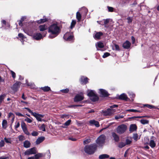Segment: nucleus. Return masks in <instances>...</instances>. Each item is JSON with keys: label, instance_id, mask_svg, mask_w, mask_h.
I'll return each instance as SVG.
<instances>
[{"label": "nucleus", "instance_id": "nucleus-58", "mask_svg": "<svg viewBox=\"0 0 159 159\" xmlns=\"http://www.w3.org/2000/svg\"><path fill=\"white\" fill-rule=\"evenodd\" d=\"M38 134V133L35 131H33L31 133L32 135L34 136H37Z\"/></svg>", "mask_w": 159, "mask_h": 159}, {"label": "nucleus", "instance_id": "nucleus-24", "mask_svg": "<svg viewBox=\"0 0 159 159\" xmlns=\"http://www.w3.org/2000/svg\"><path fill=\"white\" fill-rule=\"evenodd\" d=\"M44 156L45 155L43 153H39L35 155L34 158L35 159H38Z\"/></svg>", "mask_w": 159, "mask_h": 159}, {"label": "nucleus", "instance_id": "nucleus-61", "mask_svg": "<svg viewBox=\"0 0 159 159\" xmlns=\"http://www.w3.org/2000/svg\"><path fill=\"white\" fill-rule=\"evenodd\" d=\"M114 47L115 48V49L116 50L119 51L120 50L119 47L118 45L116 44H114Z\"/></svg>", "mask_w": 159, "mask_h": 159}, {"label": "nucleus", "instance_id": "nucleus-21", "mask_svg": "<svg viewBox=\"0 0 159 159\" xmlns=\"http://www.w3.org/2000/svg\"><path fill=\"white\" fill-rule=\"evenodd\" d=\"M39 30L41 31H43L48 29V26L45 25H40L39 26Z\"/></svg>", "mask_w": 159, "mask_h": 159}, {"label": "nucleus", "instance_id": "nucleus-3", "mask_svg": "<svg viewBox=\"0 0 159 159\" xmlns=\"http://www.w3.org/2000/svg\"><path fill=\"white\" fill-rule=\"evenodd\" d=\"M117 107V105H116L110 106V108L111 109L108 108L105 111H103L102 112L103 115L104 116H110L113 115L116 112V110L112 108Z\"/></svg>", "mask_w": 159, "mask_h": 159}, {"label": "nucleus", "instance_id": "nucleus-41", "mask_svg": "<svg viewBox=\"0 0 159 159\" xmlns=\"http://www.w3.org/2000/svg\"><path fill=\"white\" fill-rule=\"evenodd\" d=\"M143 106L144 107H146L148 108H149L150 109H152L154 107V106L148 104L143 105Z\"/></svg>", "mask_w": 159, "mask_h": 159}, {"label": "nucleus", "instance_id": "nucleus-19", "mask_svg": "<svg viewBox=\"0 0 159 159\" xmlns=\"http://www.w3.org/2000/svg\"><path fill=\"white\" fill-rule=\"evenodd\" d=\"M88 79L87 77L84 78V76H82L80 78V82L82 84H86L88 82Z\"/></svg>", "mask_w": 159, "mask_h": 159}, {"label": "nucleus", "instance_id": "nucleus-43", "mask_svg": "<svg viewBox=\"0 0 159 159\" xmlns=\"http://www.w3.org/2000/svg\"><path fill=\"white\" fill-rule=\"evenodd\" d=\"M24 31L29 35L32 36L33 34V33L30 31H27L26 30H24Z\"/></svg>", "mask_w": 159, "mask_h": 159}, {"label": "nucleus", "instance_id": "nucleus-54", "mask_svg": "<svg viewBox=\"0 0 159 159\" xmlns=\"http://www.w3.org/2000/svg\"><path fill=\"white\" fill-rule=\"evenodd\" d=\"M61 91L62 93H67L69 91V89H64L61 90Z\"/></svg>", "mask_w": 159, "mask_h": 159}, {"label": "nucleus", "instance_id": "nucleus-2", "mask_svg": "<svg viewBox=\"0 0 159 159\" xmlns=\"http://www.w3.org/2000/svg\"><path fill=\"white\" fill-rule=\"evenodd\" d=\"M97 146L95 144H93L85 146L84 151L86 153L89 154H93L95 152Z\"/></svg>", "mask_w": 159, "mask_h": 159}, {"label": "nucleus", "instance_id": "nucleus-20", "mask_svg": "<svg viewBox=\"0 0 159 159\" xmlns=\"http://www.w3.org/2000/svg\"><path fill=\"white\" fill-rule=\"evenodd\" d=\"M24 147L26 148H28L30 147L31 144L30 141L25 140L23 143Z\"/></svg>", "mask_w": 159, "mask_h": 159}, {"label": "nucleus", "instance_id": "nucleus-62", "mask_svg": "<svg viewBox=\"0 0 159 159\" xmlns=\"http://www.w3.org/2000/svg\"><path fill=\"white\" fill-rule=\"evenodd\" d=\"M11 74L12 77L14 78L16 77V74L15 73L12 71H11Z\"/></svg>", "mask_w": 159, "mask_h": 159}, {"label": "nucleus", "instance_id": "nucleus-6", "mask_svg": "<svg viewBox=\"0 0 159 159\" xmlns=\"http://www.w3.org/2000/svg\"><path fill=\"white\" fill-rule=\"evenodd\" d=\"M127 126L124 125L122 124L118 126L116 129L117 133L119 134L124 133L126 130Z\"/></svg>", "mask_w": 159, "mask_h": 159}, {"label": "nucleus", "instance_id": "nucleus-52", "mask_svg": "<svg viewBox=\"0 0 159 159\" xmlns=\"http://www.w3.org/2000/svg\"><path fill=\"white\" fill-rule=\"evenodd\" d=\"M110 54L108 52H106L104 53L103 55L102 56V57L103 58H105L109 56H110Z\"/></svg>", "mask_w": 159, "mask_h": 159}, {"label": "nucleus", "instance_id": "nucleus-31", "mask_svg": "<svg viewBox=\"0 0 159 159\" xmlns=\"http://www.w3.org/2000/svg\"><path fill=\"white\" fill-rule=\"evenodd\" d=\"M41 89L44 92H47L50 90V87L48 86L42 87Z\"/></svg>", "mask_w": 159, "mask_h": 159}, {"label": "nucleus", "instance_id": "nucleus-18", "mask_svg": "<svg viewBox=\"0 0 159 159\" xmlns=\"http://www.w3.org/2000/svg\"><path fill=\"white\" fill-rule=\"evenodd\" d=\"M130 43L128 41H126L123 45V47L124 48L128 49L130 47Z\"/></svg>", "mask_w": 159, "mask_h": 159}, {"label": "nucleus", "instance_id": "nucleus-23", "mask_svg": "<svg viewBox=\"0 0 159 159\" xmlns=\"http://www.w3.org/2000/svg\"><path fill=\"white\" fill-rule=\"evenodd\" d=\"M119 98L122 100H127L128 98L126 94L122 93L119 96Z\"/></svg>", "mask_w": 159, "mask_h": 159}, {"label": "nucleus", "instance_id": "nucleus-37", "mask_svg": "<svg viewBox=\"0 0 159 159\" xmlns=\"http://www.w3.org/2000/svg\"><path fill=\"white\" fill-rule=\"evenodd\" d=\"M25 121L27 122L28 123H31L33 121L32 119H30L26 116H25Z\"/></svg>", "mask_w": 159, "mask_h": 159}, {"label": "nucleus", "instance_id": "nucleus-40", "mask_svg": "<svg viewBox=\"0 0 159 159\" xmlns=\"http://www.w3.org/2000/svg\"><path fill=\"white\" fill-rule=\"evenodd\" d=\"M148 121L146 120L143 119L140 120L141 123L143 125L148 124Z\"/></svg>", "mask_w": 159, "mask_h": 159}, {"label": "nucleus", "instance_id": "nucleus-26", "mask_svg": "<svg viewBox=\"0 0 159 159\" xmlns=\"http://www.w3.org/2000/svg\"><path fill=\"white\" fill-rule=\"evenodd\" d=\"M103 34L101 32H98L97 33L95 34L94 37V38L95 39H99L100 38V36H102Z\"/></svg>", "mask_w": 159, "mask_h": 159}, {"label": "nucleus", "instance_id": "nucleus-56", "mask_svg": "<svg viewBox=\"0 0 159 159\" xmlns=\"http://www.w3.org/2000/svg\"><path fill=\"white\" fill-rule=\"evenodd\" d=\"M60 116L62 118H68L69 117V116L66 114L61 115Z\"/></svg>", "mask_w": 159, "mask_h": 159}, {"label": "nucleus", "instance_id": "nucleus-13", "mask_svg": "<svg viewBox=\"0 0 159 159\" xmlns=\"http://www.w3.org/2000/svg\"><path fill=\"white\" fill-rule=\"evenodd\" d=\"M84 98L83 95L77 94L74 98V101L78 102L81 101Z\"/></svg>", "mask_w": 159, "mask_h": 159}, {"label": "nucleus", "instance_id": "nucleus-42", "mask_svg": "<svg viewBox=\"0 0 159 159\" xmlns=\"http://www.w3.org/2000/svg\"><path fill=\"white\" fill-rule=\"evenodd\" d=\"M131 143V140L128 139H126L125 140L126 145L130 144Z\"/></svg>", "mask_w": 159, "mask_h": 159}, {"label": "nucleus", "instance_id": "nucleus-22", "mask_svg": "<svg viewBox=\"0 0 159 159\" xmlns=\"http://www.w3.org/2000/svg\"><path fill=\"white\" fill-rule=\"evenodd\" d=\"M96 46L97 49H98V47L102 48L104 47V45L103 43L102 42H99L96 43ZM97 50H98V49H97Z\"/></svg>", "mask_w": 159, "mask_h": 159}, {"label": "nucleus", "instance_id": "nucleus-9", "mask_svg": "<svg viewBox=\"0 0 159 159\" xmlns=\"http://www.w3.org/2000/svg\"><path fill=\"white\" fill-rule=\"evenodd\" d=\"M21 126L25 134L27 135L30 134L27 129L26 125L25 122H22L21 124Z\"/></svg>", "mask_w": 159, "mask_h": 159}, {"label": "nucleus", "instance_id": "nucleus-16", "mask_svg": "<svg viewBox=\"0 0 159 159\" xmlns=\"http://www.w3.org/2000/svg\"><path fill=\"white\" fill-rule=\"evenodd\" d=\"M45 139L44 137H41L38 138L36 141L35 143L37 145H38L43 141Z\"/></svg>", "mask_w": 159, "mask_h": 159}, {"label": "nucleus", "instance_id": "nucleus-55", "mask_svg": "<svg viewBox=\"0 0 159 159\" xmlns=\"http://www.w3.org/2000/svg\"><path fill=\"white\" fill-rule=\"evenodd\" d=\"M5 143L3 140H1L0 141V147H2L4 146Z\"/></svg>", "mask_w": 159, "mask_h": 159}, {"label": "nucleus", "instance_id": "nucleus-15", "mask_svg": "<svg viewBox=\"0 0 159 159\" xmlns=\"http://www.w3.org/2000/svg\"><path fill=\"white\" fill-rule=\"evenodd\" d=\"M33 38L36 40H39L42 38V36L40 33H35L34 34Z\"/></svg>", "mask_w": 159, "mask_h": 159}, {"label": "nucleus", "instance_id": "nucleus-33", "mask_svg": "<svg viewBox=\"0 0 159 159\" xmlns=\"http://www.w3.org/2000/svg\"><path fill=\"white\" fill-rule=\"evenodd\" d=\"M8 118L11 119L12 121H13L14 119V114L12 113L11 112L9 113L8 114Z\"/></svg>", "mask_w": 159, "mask_h": 159}, {"label": "nucleus", "instance_id": "nucleus-57", "mask_svg": "<svg viewBox=\"0 0 159 159\" xmlns=\"http://www.w3.org/2000/svg\"><path fill=\"white\" fill-rule=\"evenodd\" d=\"M90 139H88L85 140L84 141V144H86L88 143H90Z\"/></svg>", "mask_w": 159, "mask_h": 159}, {"label": "nucleus", "instance_id": "nucleus-25", "mask_svg": "<svg viewBox=\"0 0 159 159\" xmlns=\"http://www.w3.org/2000/svg\"><path fill=\"white\" fill-rule=\"evenodd\" d=\"M137 126L133 124L130 125L129 128V130L131 132H132L136 130Z\"/></svg>", "mask_w": 159, "mask_h": 159}, {"label": "nucleus", "instance_id": "nucleus-48", "mask_svg": "<svg viewBox=\"0 0 159 159\" xmlns=\"http://www.w3.org/2000/svg\"><path fill=\"white\" fill-rule=\"evenodd\" d=\"M20 141H22L25 139L24 136L22 135H20L18 137Z\"/></svg>", "mask_w": 159, "mask_h": 159}, {"label": "nucleus", "instance_id": "nucleus-53", "mask_svg": "<svg viewBox=\"0 0 159 159\" xmlns=\"http://www.w3.org/2000/svg\"><path fill=\"white\" fill-rule=\"evenodd\" d=\"M18 35V36L22 40H23L25 38V37L23 35V34L21 33L19 34Z\"/></svg>", "mask_w": 159, "mask_h": 159}, {"label": "nucleus", "instance_id": "nucleus-44", "mask_svg": "<svg viewBox=\"0 0 159 159\" xmlns=\"http://www.w3.org/2000/svg\"><path fill=\"white\" fill-rule=\"evenodd\" d=\"M128 111L131 112H140V111L137 110H135V109H129L127 110Z\"/></svg>", "mask_w": 159, "mask_h": 159}, {"label": "nucleus", "instance_id": "nucleus-11", "mask_svg": "<svg viewBox=\"0 0 159 159\" xmlns=\"http://www.w3.org/2000/svg\"><path fill=\"white\" fill-rule=\"evenodd\" d=\"M21 84V82H16L13 85L11 88L12 90L16 92L19 88Z\"/></svg>", "mask_w": 159, "mask_h": 159}, {"label": "nucleus", "instance_id": "nucleus-34", "mask_svg": "<svg viewBox=\"0 0 159 159\" xmlns=\"http://www.w3.org/2000/svg\"><path fill=\"white\" fill-rule=\"evenodd\" d=\"M6 96V95L5 94H3L2 95H1L0 96V104L2 102L3 100H4V98H5Z\"/></svg>", "mask_w": 159, "mask_h": 159}, {"label": "nucleus", "instance_id": "nucleus-28", "mask_svg": "<svg viewBox=\"0 0 159 159\" xmlns=\"http://www.w3.org/2000/svg\"><path fill=\"white\" fill-rule=\"evenodd\" d=\"M76 18L78 20V22H80L81 19V15L79 12H77L76 14Z\"/></svg>", "mask_w": 159, "mask_h": 159}, {"label": "nucleus", "instance_id": "nucleus-29", "mask_svg": "<svg viewBox=\"0 0 159 159\" xmlns=\"http://www.w3.org/2000/svg\"><path fill=\"white\" fill-rule=\"evenodd\" d=\"M109 157V155L107 154H103L100 155L99 157L100 159H103L105 158H107Z\"/></svg>", "mask_w": 159, "mask_h": 159}, {"label": "nucleus", "instance_id": "nucleus-59", "mask_svg": "<svg viewBox=\"0 0 159 159\" xmlns=\"http://www.w3.org/2000/svg\"><path fill=\"white\" fill-rule=\"evenodd\" d=\"M25 19V18L24 17H22L21 19V20H20L19 22V25L21 26L22 25V21H23Z\"/></svg>", "mask_w": 159, "mask_h": 159}, {"label": "nucleus", "instance_id": "nucleus-17", "mask_svg": "<svg viewBox=\"0 0 159 159\" xmlns=\"http://www.w3.org/2000/svg\"><path fill=\"white\" fill-rule=\"evenodd\" d=\"M112 136L114 138L115 141L118 142L120 140L119 136L115 132L112 133Z\"/></svg>", "mask_w": 159, "mask_h": 159}, {"label": "nucleus", "instance_id": "nucleus-4", "mask_svg": "<svg viewBox=\"0 0 159 159\" xmlns=\"http://www.w3.org/2000/svg\"><path fill=\"white\" fill-rule=\"evenodd\" d=\"M88 95L90 97V99L93 102L97 101L99 99L98 97L94 91L88 90Z\"/></svg>", "mask_w": 159, "mask_h": 159}, {"label": "nucleus", "instance_id": "nucleus-45", "mask_svg": "<svg viewBox=\"0 0 159 159\" xmlns=\"http://www.w3.org/2000/svg\"><path fill=\"white\" fill-rule=\"evenodd\" d=\"M4 139L5 141L7 143H11V141L10 139L8 138L7 139L6 138H4Z\"/></svg>", "mask_w": 159, "mask_h": 159}, {"label": "nucleus", "instance_id": "nucleus-50", "mask_svg": "<svg viewBox=\"0 0 159 159\" xmlns=\"http://www.w3.org/2000/svg\"><path fill=\"white\" fill-rule=\"evenodd\" d=\"M20 125V124L19 122L18 121H16L15 123V129H17L18 128Z\"/></svg>", "mask_w": 159, "mask_h": 159}, {"label": "nucleus", "instance_id": "nucleus-32", "mask_svg": "<svg viewBox=\"0 0 159 159\" xmlns=\"http://www.w3.org/2000/svg\"><path fill=\"white\" fill-rule=\"evenodd\" d=\"M71 122L70 120H69L66 121L64 124V125L63 126V127L64 128H66V126H68L70 125Z\"/></svg>", "mask_w": 159, "mask_h": 159}, {"label": "nucleus", "instance_id": "nucleus-49", "mask_svg": "<svg viewBox=\"0 0 159 159\" xmlns=\"http://www.w3.org/2000/svg\"><path fill=\"white\" fill-rule=\"evenodd\" d=\"M133 138L135 141H137L138 140V135L137 134H133Z\"/></svg>", "mask_w": 159, "mask_h": 159}, {"label": "nucleus", "instance_id": "nucleus-14", "mask_svg": "<svg viewBox=\"0 0 159 159\" xmlns=\"http://www.w3.org/2000/svg\"><path fill=\"white\" fill-rule=\"evenodd\" d=\"M89 122L90 125H94L96 127H99L100 126V125L98 121L94 120H90L89 121Z\"/></svg>", "mask_w": 159, "mask_h": 159}, {"label": "nucleus", "instance_id": "nucleus-27", "mask_svg": "<svg viewBox=\"0 0 159 159\" xmlns=\"http://www.w3.org/2000/svg\"><path fill=\"white\" fill-rule=\"evenodd\" d=\"M47 21V19L45 17H43V19H41L40 20H38L37 21V22L39 24H41L42 23H44Z\"/></svg>", "mask_w": 159, "mask_h": 159}, {"label": "nucleus", "instance_id": "nucleus-1", "mask_svg": "<svg viewBox=\"0 0 159 159\" xmlns=\"http://www.w3.org/2000/svg\"><path fill=\"white\" fill-rule=\"evenodd\" d=\"M60 29L56 24H53L48 27V32L50 33L49 36L50 38L52 39L57 36L60 33Z\"/></svg>", "mask_w": 159, "mask_h": 159}, {"label": "nucleus", "instance_id": "nucleus-36", "mask_svg": "<svg viewBox=\"0 0 159 159\" xmlns=\"http://www.w3.org/2000/svg\"><path fill=\"white\" fill-rule=\"evenodd\" d=\"M76 23V20H73L71 22V25H70V28L71 29H72L73 28L74 26H75V25Z\"/></svg>", "mask_w": 159, "mask_h": 159}, {"label": "nucleus", "instance_id": "nucleus-47", "mask_svg": "<svg viewBox=\"0 0 159 159\" xmlns=\"http://www.w3.org/2000/svg\"><path fill=\"white\" fill-rule=\"evenodd\" d=\"M124 116L122 115H117L115 116V119L116 120H118L120 119L123 118Z\"/></svg>", "mask_w": 159, "mask_h": 159}, {"label": "nucleus", "instance_id": "nucleus-63", "mask_svg": "<svg viewBox=\"0 0 159 159\" xmlns=\"http://www.w3.org/2000/svg\"><path fill=\"white\" fill-rule=\"evenodd\" d=\"M24 109H27L28 111L32 115H33V113H34V112H33L32 111H31L29 108H27V107H25Z\"/></svg>", "mask_w": 159, "mask_h": 159}, {"label": "nucleus", "instance_id": "nucleus-39", "mask_svg": "<svg viewBox=\"0 0 159 159\" xmlns=\"http://www.w3.org/2000/svg\"><path fill=\"white\" fill-rule=\"evenodd\" d=\"M40 130L43 131H45V125L44 124H43L39 128Z\"/></svg>", "mask_w": 159, "mask_h": 159}, {"label": "nucleus", "instance_id": "nucleus-8", "mask_svg": "<svg viewBox=\"0 0 159 159\" xmlns=\"http://www.w3.org/2000/svg\"><path fill=\"white\" fill-rule=\"evenodd\" d=\"M36 153V148L35 147H34L26 150L25 152V155H30L35 154Z\"/></svg>", "mask_w": 159, "mask_h": 159}, {"label": "nucleus", "instance_id": "nucleus-7", "mask_svg": "<svg viewBox=\"0 0 159 159\" xmlns=\"http://www.w3.org/2000/svg\"><path fill=\"white\" fill-rule=\"evenodd\" d=\"M64 39L66 41H73L74 39L73 34L71 32H67L64 35Z\"/></svg>", "mask_w": 159, "mask_h": 159}, {"label": "nucleus", "instance_id": "nucleus-5", "mask_svg": "<svg viewBox=\"0 0 159 159\" xmlns=\"http://www.w3.org/2000/svg\"><path fill=\"white\" fill-rule=\"evenodd\" d=\"M106 136L104 134L100 135L97 139L96 143L99 146H102L105 143Z\"/></svg>", "mask_w": 159, "mask_h": 159}, {"label": "nucleus", "instance_id": "nucleus-30", "mask_svg": "<svg viewBox=\"0 0 159 159\" xmlns=\"http://www.w3.org/2000/svg\"><path fill=\"white\" fill-rule=\"evenodd\" d=\"M149 145L152 148H154L156 146V143L153 140H151L149 142Z\"/></svg>", "mask_w": 159, "mask_h": 159}, {"label": "nucleus", "instance_id": "nucleus-10", "mask_svg": "<svg viewBox=\"0 0 159 159\" xmlns=\"http://www.w3.org/2000/svg\"><path fill=\"white\" fill-rule=\"evenodd\" d=\"M32 115L34 116L38 121H42L43 120L42 119V118L44 117L43 115L40 114L35 112Z\"/></svg>", "mask_w": 159, "mask_h": 159}, {"label": "nucleus", "instance_id": "nucleus-38", "mask_svg": "<svg viewBox=\"0 0 159 159\" xmlns=\"http://www.w3.org/2000/svg\"><path fill=\"white\" fill-rule=\"evenodd\" d=\"M7 121L6 120H4L2 121V126L3 128L5 129L7 127Z\"/></svg>", "mask_w": 159, "mask_h": 159}, {"label": "nucleus", "instance_id": "nucleus-12", "mask_svg": "<svg viewBox=\"0 0 159 159\" xmlns=\"http://www.w3.org/2000/svg\"><path fill=\"white\" fill-rule=\"evenodd\" d=\"M99 93L101 96L103 97H107L109 95L107 92L103 89H99Z\"/></svg>", "mask_w": 159, "mask_h": 159}, {"label": "nucleus", "instance_id": "nucleus-64", "mask_svg": "<svg viewBox=\"0 0 159 159\" xmlns=\"http://www.w3.org/2000/svg\"><path fill=\"white\" fill-rule=\"evenodd\" d=\"M107 8L109 11L112 12L113 11V7H108Z\"/></svg>", "mask_w": 159, "mask_h": 159}, {"label": "nucleus", "instance_id": "nucleus-46", "mask_svg": "<svg viewBox=\"0 0 159 159\" xmlns=\"http://www.w3.org/2000/svg\"><path fill=\"white\" fill-rule=\"evenodd\" d=\"M128 94H129L130 98H134L135 96V94L133 92H128Z\"/></svg>", "mask_w": 159, "mask_h": 159}, {"label": "nucleus", "instance_id": "nucleus-60", "mask_svg": "<svg viewBox=\"0 0 159 159\" xmlns=\"http://www.w3.org/2000/svg\"><path fill=\"white\" fill-rule=\"evenodd\" d=\"M109 20L108 19L104 20V25L106 26V25L109 22Z\"/></svg>", "mask_w": 159, "mask_h": 159}, {"label": "nucleus", "instance_id": "nucleus-35", "mask_svg": "<svg viewBox=\"0 0 159 159\" xmlns=\"http://www.w3.org/2000/svg\"><path fill=\"white\" fill-rule=\"evenodd\" d=\"M126 145V144L123 142H120L119 143L118 147L120 148H122Z\"/></svg>", "mask_w": 159, "mask_h": 159}, {"label": "nucleus", "instance_id": "nucleus-51", "mask_svg": "<svg viewBox=\"0 0 159 159\" xmlns=\"http://www.w3.org/2000/svg\"><path fill=\"white\" fill-rule=\"evenodd\" d=\"M127 20H128L127 22L129 24L131 23L132 21V18L130 17L127 18Z\"/></svg>", "mask_w": 159, "mask_h": 159}]
</instances>
